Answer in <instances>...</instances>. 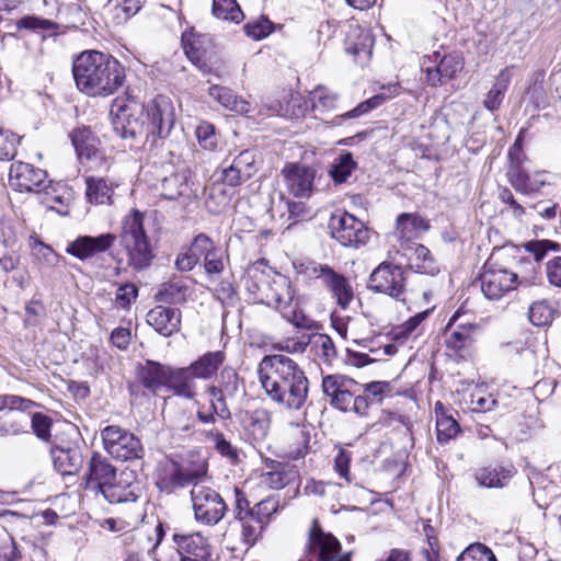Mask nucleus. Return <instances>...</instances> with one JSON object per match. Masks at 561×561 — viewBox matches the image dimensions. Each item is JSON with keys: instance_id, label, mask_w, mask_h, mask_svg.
<instances>
[{"instance_id": "f257e3e1", "label": "nucleus", "mask_w": 561, "mask_h": 561, "mask_svg": "<svg viewBox=\"0 0 561 561\" xmlns=\"http://www.w3.org/2000/svg\"><path fill=\"white\" fill-rule=\"evenodd\" d=\"M111 116L117 136L130 140L145 137L151 147L167 138L175 123L174 105L164 95H158L145 105L135 101L115 100Z\"/></svg>"}, {"instance_id": "f03ea898", "label": "nucleus", "mask_w": 561, "mask_h": 561, "mask_svg": "<svg viewBox=\"0 0 561 561\" xmlns=\"http://www.w3.org/2000/svg\"><path fill=\"white\" fill-rule=\"evenodd\" d=\"M259 379L266 396L288 411L300 410L308 399L309 380L290 357L266 355L259 364Z\"/></svg>"}, {"instance_id": "7ed1b4c3", "label": "nucleus", "mask_w": 561, "mask_h": 561, "mask_svg": "<svg viewBox=\"0 0 561 561\" xmlns=\"http://www.w3.org/2000/svg\"><path fill=\"white\" fill-rule=\"evenodd\" d=\"M78 89L91 96L115 93L125 81L124 67L114 57L98 50L81 53L72 64Z\"/></svg>"}, {"instance_id": "20e7f679", "label": "nucleus", "mask_w": 561, "mask_h": 561, "mask_svg": "<svg viewBox=\"0 0 561 561\" xmlns=\"http://www.w3.org/2000/svg\"><path fill=\"white\" fill-rule=\"evenodd\" d=\"M293 265L297 276L319 279L341 309L346 310L350 307L355 294L345 275L316 261L294 262Z\"/></svg>"}, {"instance_id": "39448f33", "label": "nucleus", "mask_w": 561, "mask_h": 561, "mask_svg": "<svg viewBox=\"0 0 561 561\" xmlns=\"http://www.w3.org/2000/svg\"><path fill=\"white\" fill-rule=\"evenodd\" d=\"M267 305L278 310L283 318L298 329L311 330L314 328V321L305 314L300 306L306 301L305 296L296 295V291L286 277H278L270 288Z\"/></svg>"}, {"instance_id": "423d86ee", "label": "nucleus", "mask_w": 561, "mask_h": 561, "mask_svg": "<svg viewBox=\"0 0 561 561\" xmlns=\"http://www.w3.org/2000/svg\"><path fill=\"white\" fill-rule=\"evenodd\" d=\"M121 243L128 254V264L136 271L147 268L153 259L148 238L144 229V215L133 210L124 221Z\"/></svg>"}, {"instance_id": "0eeeda50", "label": "nucleus", "mask_w": 561, "mask_h": 561, "mask_svg": "<svg viewBox=\"0 0 561 561\" xmlns=\"http://www.w3.org/2000/svg\"><path fill=\"white\" fill-rule=\"evenodd\" d=\"M208 465L201 459L195 463H180L168 459L161 462L157 470L156 485L161 492L172 493L207 477Z\"/></svg>"}, {"instance_id": "6e6552de", "label": "nucleus", "mask_w": 561, "mask_h": 561, "mask_svg": "<svg viewBox=\"0 0 561 561\" xmlns=\"http://www.w3.org/2000/svg\"><path fill=\"white\" fill-rule=\"evenodd\" d=\"M321 388L334 409L365 416L366 401L363 398H355L359 383L354 379L337 374L327 375L322 378Z\"/></svg>"}, {"instance_id": "1a4fd4ad", "label": "nucleus", "mask_w": 561, "mask_h": 561, "mask_svg": "<svg viewBox=\"0 0 561 561\" xmlns=\"http://www.w3.org/2000/svg\"><path fill=\"white\" fill-rule=\"evenodd\" d=\"M197 481L192 488L191 502L195 520L205 526L218 525L228 512V505L219 492Z\"/></svg>"}, {"instance_id": "9d476101", "label": "nucleus", "mask_w": 561, "mask_h": 561, "mask_svg": "<svg viewBox=\"0 0 561 561\" xmlns=\"http://www.w3.org/2000/svg\"><path fill=\"white\" fill-rule=\"evenodd\" d=\"M105 450L121 461L141 459L145 454L140 439L133 433L116 426L108 425L101 432Z\"/></svg>"}, {"instance_id": "9b49d317", "label": "nucleus", "mask_w": 561, "mask_h": 561, "mask_svg": "<svg viewBox=\"0 0 561 561\" xmlns=\"http://www.w3.org/2000/svg\"><path fill=\"white\" fill-rule=\"evenodd\" d=\"M310 560L299 561H351V552H342L339 539L331 533H325L318 519H313L307 543Z\"/></svg>"}, {"instance_id": "f8f14e48", "label": "nucleus", "mask_w": 561, "mask_h": 561, "mask_svg": "<svg viewBox=\"0 0 561 561\" xmlns=\"http://www.w3.org/2000/svg\"><path fill=\"white\" fill-rule=\"evenodd\" d=\"M329 228L332 238L343 247L357 249L365 245L370 238V231L364 222L347 211L332 214Z\"/></svg>"}, {"instance_id": "ddd939ff", "label": "nucleus", "mask_w": 561, "mask_h": 561, "mask_svg": "<svg viewBox=\"0 0 561 561\" xmlns=\"http://www.w3.org/2000/svg\"><path fill=\"white\" fill-rule=\"evenodd\" d=\"M405 271L391 262H381L370 274L368 288L403 301L405 293Z\"/></svg>"}, {"instance_id": "4468645a", "label": "nucleus", "mask_w": 561, "mask_h": 561, "mask_svg": "<svg viewBox=\"0 0 561 561\" xmlns=\"http://www.w3.org/2000/svg\"><path fill=\"white\" fill-rule=\"evenodd\" d=\"M478 329L471 314L458 309L445 327L444 337L447 350L462 356L474 343Z\"/></svg>"}, {"instance_id": "2eb2a0df", "label": "nucleus", "mask_w": 561, "mask_h": 561, "mask_svg": "<svg viewBox=\"0 0 561 561\" xmlns=\"http://www.w3.org/2000/svg\"><path fill=\"white\" fill-rule=\"evenodd\" d=\"M463 68V60L457 54L440 56L435 51L431 56H425L422 69L425 72V80L431 87L444 84L451 80Z\"/></svg>"}, {"instance_id": "dca6fc26", "label": "nucleus", "mask_w": 561, "mask_h": 561, "mask_svg": "<svg viewBox=\"0 0 561 561\" xmlns=\"http://www.w3.org/2000/svg\"><path fill=\"white\" fill-rule=\"evenodd\" d=\"M316 169L298 162H288L282 169L286 192L296 198H309L314 192Z\"/></svg>"}, {"instance_id": "f3484780", "label": "nucleus", "mask_w": 561, "mask_h": 561, "mask_svg": "<svg viewBox=\"0 0 561 561\" xmlns=\"http://www.w3.org/2000/svg\"><path fill=\"white\" fill-rule=\"evenodd\" d=\"M50 182L47 172L25 162H14L10 167L9 184L19 192L39 193L47 188Z\"/></svg>"}, {"instance_id": "a211bd4d", "label": "nucleus", "mask_w": 561, "mask_h": 561, "mask_svg": "<svg viewBox=\"0 0 561 561\" xmlns=\"http://www.w3.org/2000/svg\"><path fill=\"white\" fill-rule=\"evenodd\" d=\"M480 286L485 298L499 300L515 288L517 275L506 268L485 264L479 277Z\"/></svg>"}, {"instance_id": "6ab92c4d", "label": "nucleus", "mask_w": 561, "mask_h": 561, "mask_svg": "<svg viewBox=\"0 0 561 561\" xmlns=\"http://www.w3.org/2000/svg\"><path fill=\"white\" fill-rule=\"evenodd\" d=\"M115 240L116 237L112 233H103L96 237L80 236L68 243L66 252L80 261H85L107 251Z\"/></svg>"}, {"instance_id": "aec40b11", "label": "nucleus", "mask_w": 561, "mask_h": 561, "mask_svg": "<svg viewBox=\"0 0 561 561\" xmlns=\"http://www.w3.org/2000/svg\"><path fill=\"white\" fill-rule=\"evenodd\" d=\"M116 469L100 454H93L85 473V489L95 493L116 480Z\"/></svg>"}, {"instance_id": "412c9836", "label": "nucleus", "mask_w": 561, "mask_h": 561, "mask_svg": "<svg viewBox=\"0 0 561 561\" xmlns=\"http://www.w3.org/2000/svg\"><path fill=\"white\" fill-rule=\"evenodd\" d=\"M511 185L526 195L540 192L545 186L551 185L550 174L546 171L528 172L523 168L515 167L508 171Z\"/></svg>"}, {"instance_id": "4be33fe9", "label": "nucleus", "mask_w": 561, "mask_h": 561, "mask_svg": "<svg viewBox=\"0 0 561 561\" xmlns=\"http://www.w3.org/2000/svg\"><path fill=\"white\" fill-rule=\"evenodd\" d=\"M139 483L131 473H121L116 480L107 484L101 492L111 504L136 502L139 497Z\"/></svg>"}, {"instance_id": "5701e85b", "label": "nucleus", "mask_w": 561, "mask_h": 561, "mask_svg": "<svg viewBox=\"0 0 561 561\" xmlns=\"http://www.w3.org/2000/svg\"><path fill=\"white\" fill-rule=\"evenodd\" d=\"M374 42L370 31L360 26L352 27L345 39V51L353 56L355 62L364 66L370 60Z\"/></svg>"}, {"instance_id": "b1692460", "label": "nucleus", "mask_w": 561, "mask_h": 561, "mask_svg": "<svg viewBox=\"0 0 561 561\" xmlns=\"http://www.w3.org/2000/svg\"><path fill=\"white\" fill-rule=\"evenodd\" d=\"M181 319L180 309L164 306H157L147 313V323L163 336L179 332Z\"/></svg>"}, {"instance_id": "393cba45", "label": "nucleus", "mask_w": 561, "mask_h": 561, "mask_svg": "<svg viewBox=\"0 0 561 561\" xmlns=\"http://www.w3.org/2000/svg\"><path fill=\"white\" fill-rule=\"evenodd\" d=\"M169 367L154 360L140 363L136 369L137 380L152 393H158L167 386Z\"/></svg>"}, {"instance_id": "a878e982", "label": "nucleus", "mask_w": 561, "mask_h": 561, "mask_svg": "<svg viewBox=\"0 0 561 561\" xmlns=\"http://www.w3.org/2000/svg\"><path fill=\"white\" fill-rule=\"evenodd\" d=\"M195 379L190 366L176 369L169 367L165 387L171 389L175 396L192 400L196 397Z\"/></svg>"}, {"instance_id": "bb28decb", "label": "nucleus", "mask_w": 561, "mask_h": 561, "mask_svg": "<svg viewBox=\"0 0 561 561\" xmlns=\"http://www.w3.org/2000/svg\"><path fill=\"white\" fill-rule=\"evenodd\" d=\"M71 141L81 162L83 160H102L103 154L99 150V140L89 127H79L71 133Z\"/></svg>"}, {"instance_id": "cd10ccee", "label": "nucleus", "mask_w": 561, "mask_h": 561, "mask_svg": "<svg viewBox=\"0 0 561 561\" xmlns=\"http://www.w3.org/2000/svg\"><path fill=\"white\" fill-rule=\"evenodd\" d=\"M515 69V66H507L495 77V81L483 101L486 110L491 112L499 110L514 77Z\"/></svg>"}, {"instance_id": "c85d7f7f", "label": "nucleus", "mask_w": 561, "mask_h": 561, "mask_svg": "<svg viewBox=\"0 0 561 561\" xmlns=\"http://www.w3.org/2000/svg\"><path fill=\"white\" fill-rule=\"evenodd\" d=\"M515 472L516 470L513 465L489 466L478 469L474 477L481 486L503 488L508 483Z\"/></svg>"}, {"instance_id": "c756f323", "label": "nucleus", "mask_w": 561, "mask_h": 561, "mask_svg": "<svg viewBox=\"0 0 561 561\" xmlns=\"http://www.w3.org/2000/svg\"><path fill=\"white\" fill-rule=\"evenodd\" d=\"M51 460L55 469L62 476L75 474L82 466V455L78 448H51Z\"/></svg>"}, {"instance_id": "7c9ffc66", "label": "nucleus", "mask_w": 561, "mask_h": 561, "mask_svg": "<svg viewBox=\"0 0 561 561\" xmlns=\"http://www.w3.org/2000/svg\"><path fill=\"white\" fill-rule=\"evenodd\" d=\"M208 94L214 101L229 111L239 114H249L251 112L250 103L236 95L228 87L213 84L208 89Z\"/></svg>"}, {"instance_id": "2f4dec72", "label": "nucleus", "mask_w": 561, "mask_h": 561, "mask_svg": "<svg viewBox=\"0 0 561 561\" xmlns=\"http://www.w3.org/2000/svg\"><path fill=\"white\" fill-rule=\"evenodd\" d=\"M266 466L270 470L262 473L261 482L270 489H283L297 478V471L287 465L271 460Z\"/></svg>"}, {"instance_id": "473e14b6", "label": "nucleus", "mask_w": 561, "mask_h": 561, "mask_svg": "<svg viewBox=\"0 0 561 561\" xmlns=\"http://www.w3.org/2000/svg\"><path fill=\"white\" fill-rule=\"evenodd\" d=\"M207 36L195 33H184L182 35V45L187 58L196 65L203 72H207L209 68L206 64L202 62L207 48H206Z\"/></svg>"}, {"instance_id": "72a5a7b5", "label": "nucleus", "mask_w": 561, "mask_h": 561, "mask_svg": "<svg viewBox=\"0 0 561 561\" xmlns=\"http://www.w3.org/2000/svg\"><path fill=\"white\" fill-rule=\"evenodd\" d=\"M226 354L222 351L207 352L193 362L190 367L196 379H210L224 364Z\"/></svg>"}, {"instance_id": "f704fd0d", "label": "nucleus", "mask_w": 561, "mask_h": 561, "mask_svg": "<svg viewBox=\"0 0 561 561\" xmlns=\"http://www.w3.org/2000/svg\"><path fill=\"white\" fill-rule=\"evenodd\" d=\"M396 228L400 238L410 240L428 230L430 224L417 214L404 213L397 218Z\"/></svg>"}, {"instance_id": "c9c22d12", "label": "nucleus", "mask_w": 561, "mask_h": 561, "mask_svg": "<svg viewBox=\"0 0 561 561\" xmlns=\"http://www.w3.org/2000/svg\"><path fill=\"white\" fill-rule=\"evenodd\" d=\"M188 287L181 279L171 280L161 285L156 298L165 304H183L186 301Z\"/></svg>"}, {"instance_id": "e433bc0d", "label": "nucleus", "mask_w": 561, "mask_h": 561, "mask_svg": "<svg viewBox=\"0 0 561 561\" xmlns=\"http://www.w3.org/2000/svg\"><path fill=\"white\" fill-rule=\"evenodd\" d=\"M87 197L90 203H112L113 187L103 178H87Z\"/></svg>"}, {"instance_id": "4c0bfd02", "label": "nucleus", "mask_w": 561, "mask_h": 561, "mask_svg": "<svg viewBox=\"0 0 561 561\" xmlns=\"http://www.w3.org/2000/svg\"><path fill=\"white\" fill-rule=\"evenodd\" d=\"M188 191L187 178L184 173H172L161 181V196L174 201Z\"/></svg>"}, {"instance_id": "58836bf2", "label": "nucleus", "mask_w": 561, "mask_h": 561, "mask_svg": "<svg viewBox=\"0 0 561 561\" xmlns=\"http://www.w3.org/2000/svg\"><path fill=\"white\" fill-rule=\"evenodd\" d=\"M227 394L229 398H234L242 391V385L237 371L231 367H225L219 377L217 386H211V392L215 394Z\"/></svg>"}, {"instance_id": "ea45409f", "label": "nucleus", "mask_w": 561, "mask_h": 561, "mask_svg": "<svg viewBox=\"0 0 561 561\" xmlns=\"http://www.w3.org/2000/svg\"><path fill=\"white\" fill-rule=\"evenodd\" d=\"M211 13L219 20L237 24L244 19V14L237 0H213Z\"/></svg>"}, {"instance_id": "a19ab883", "label": "nucleus", "mask_w": 561, "mask_h": 561, "mask_svg": "<svg viewBox=\"0 0 561 561\" xmlns=\"http://www.w3.org/2000/svg\"><path fill=\"white\" fill-rule=\"evenodd\" d=\"M28 420L24 414L4 413L0 416V437L27 434Z\"/></svg>"}, {"instance_id": "79ce46f5", "label": "nucleus", "mask_w": 561, "mask_h": 561, "mask_svg": "<svg viewBox=\"0 0 561 561\" xmlns=\"http://www.w3.org/2000/svg\"><path fill=\"white\" fill-rule=\"evenodd\" d=\"M356 167L357 164L354 161L352 153L343 151L331 164L329 174L336 184H342L348 179Z\"/></svg>"}, {"instance_id": "37998d69", "label": "nucleus", "mask_w": 561, "mask_h": 561, "mask_svg": "<svg viewBox=\"0 0 561 561\" xmlns=\"http://www.w3.org/2000/svg\"><path fill=\"white\" fill-rule=\"evenodd\" d=\"M409 260L411 267H414L419 273L434 275L438 272L430 250L423 244L414 247Z\"/></svg>"}, {"instance_id": "c03bdc74", "label": "nucleus", "mask_w": 561, "mask_h": 561, "mask_svg": "<svg viewBox=\"0 0 561 561\" xmlns=\"http://www.w3.org/2000/svg\"><path fill=\"white\" fill-rule=\"evenodd\" d=\"M236 522L240 524L241 541L248 548L255 545L266 527L263 522H260L253 515L248 516V518L236 519Z\"/></svg>"}, {"instance_id": "a18cd8bd", "label": "nucleus", "mask_w": 561, "mask_h": 561, "mask_svg": "<svg viewBox=\"0 0 561 561\" xmlns=\"http://www.w3.org/2000/svg\"><path fill=\"white\" fill-rule=\"evenodd\" d=\"M231 193L227 191L224 184H213L209 188L207 207L214 214L222 213L230 204Z\"/></svg>"}, {"instance_id": "49530a36", "label": "nucleus", "mask_w": 561, "mask_h": 561, "mask_svg": "<svg viewBox=\"0 0 561 561\" xmlns=\"http://www.w3.org/2000/svg\"><path fill=\"white\" fill-rule=\"evenodd\" d=\"M38 407V404L27 398L9 394V393H0V412L8 411L10 412H27L34 408Z\"/></svg>"}, {"instance_id": "de8ad7c7", "label": "nucleus", "mask_w": 561, "mask_h": 561, "mask_svg": "<svg viewBox=\"0 0 561 561\" xmlns=\"http://www.w3.org/2000/svg\"><path fill=\"white\" fill-rule=\"evenodd\" d=\"M339 95L325 87H318L310 93L312 107L320 112H327L336 107Z\"/></svg>"}, {"instance_id": "09e8293b", "label": "nucleus", "mask_w": 561, "mask_h": 561, "mask_svg": "<svg viewBox=\"0 0 561 561\" xmlns=\"http://www.w3.org/2000/svg\"><path fill=\"white\" fill-rule=\"evenodd\" d=\"M205 437L208 442L214 444L215 449L222 456L231 461L238 459V450L227 440L224 434L217 430L205 432Z\"/></svg>"}, {"instance_id": "8fccbe9b", "label": "nucleus", "mask_w": 561, "mask_h": 561, "mask_svg": "<svg viewBox=\"0 0 561 561\" xmlns=\"http://www.w3.org/2000/svg\"><path fill=\"white\" fill-rule=\"evenodd\" d=\"M456 561H497L494 553L485 545L476 542L468 546Z\"/></svg>"}, {"instance_id": "3c124183", "label": "nucleus", "mask_w": 561, "mask_h": 561, "mask_svg": "<svg viewBox=\"0 0 561 561\" xmlns=\"http://www.w3.org/2000/svg\"><path fill=\"white\" fill-rule=\"evenodd\" d=\"M198 144L205 150L214 151L218 146L215 126L206 121L201 122L195 130Z\"/></svg>"}, {"instance_id": "603ef678", "label": "nucleus", "mask_w": 561, "mask_h": 561, "mask_svg": "<svg viewBox=\"0 0 561 561\" xmlns=\"http://www.w3.org/2000/svg\"><path fill=\"white\" fill-rule=\"evenodd\" d=\"M278 278H276L277 280ZM275 279H273L272 283H270L266 277L263 275V273H254L253 275H250L247 279V288L249 291H251L257 299H260L262 302H265L267 305V298L264 296L270 294V288L274 285Z\"/></svg>"}, {"instance_id": "864d4df0", "label": "nucleus", "mask_w": 561, "mask_h": 561, "mask_svg": "<svg viewBox=\"0 0 561 561\" xmlns=\"http://www.w3.org/2000/svg\"><path fill=\"white\" fill-rule=\"evenodd\" d=\"M278 507L279 501L274 496H268L252 506V514L267 526L271 517L278 511Z\"/></svg>"}, {"instance_id": "5fc2aeb1", "label": "nucleus", "mask_w": 561, "mask_h": 561, "mask_svg": "<svg viewBox=\"0 0 561 561\" xmlns=\"http://www.w3.org/2000/svg\"><path fill=\"white\" fill-rule=\"evenodd\" d=\"M437 440L439 443H447L456 437L460 427L457 421L451 415L438 416L436 420Z\"/></svg>"}, {"instance_id": "6e6d98bb", "label": "nucleus", "mask_w": 561, "mask_h": 561, "mask_svg": "<svg viewBox=\"0 0 561 561\" xmlns=\"http://www.w3.org/2000/svg\"><path fill=\"white\" fill-rule=\"evenodd\" d=\"M529 320L536 327H545L552 321L553 311L546 301L534 302L529 308Z\"/></svg>"}, {"instance_id": "4d7b16f0", "label": "nucleus", "mask_w": 561, "mask_h": 561, "mask_svg": "<svg viewBox=\"0 0 561 561\" xmlns=\"http://www.w3.org/2000/svg\"><path fill=\"white\" fill-rule=\"evenodd\" d=\"M383 101H385L383 96L374 95L373 98L358 104L355 108L347 111L344 114L335 117V119L337 123H341L345 119L357 118L364 114H367L371 110L380 106L383 103Z\"/></svg>"}, {"instance_id": "13d9d810", "label": "nucleus", "mask_w": 561, "mask_h": 561, "mask_svg": "<svg viewBox=\"0 0 561 561\" xmlns=\"http://www.w3.org/2000/svg\"><path fill=\"white\" fill-rule=\"evenodd\" d=\"M243 28L249 37L260 41L273 32L274 24L265 16H261L255 21L247 23Z\"/></svg>"}, {"instance_id": "bf43d9fd", "label": "nucleus", "mask_w": 561, "mask_h": 561, "mask_svg": "<svg viewBox=\"0 0 561 561\" xmlns=\"http://www.w3.org/2000/svg\"><path fill=\"white\" fill-rule=\"evenodd\" d=\"M19 139L12 131L0 127V160H11L16 153Z\"/></svg>"}, {"instance_id": "052dcab7", "label": "nucleus", "mask_w": 561, "mask_h": 561, "mask_svg": "<svg viewBox=\"0 0 561 561\" xmlns=\"http://www.w3.org/2000/svg\"><path fill=\"white\" fill-rule=\"evenodd\" d=\"M313 346L316 348V355L324 363L330 364L336 356L333 340L329 335H319V337L313 342Z\"/></svg>"}, {"instance_id": "680f3d73", "label": "nucleus", "mask_w": 561, "mask_h": 561, "mask_svg": "<svg viewBox=\"0 0 561 561\" xmlns=\"http://www.w3.org/2000/svg\"><path fill=\"white\" fill-rule=\"evenodd\" d=\"M51 425L50 417L43 413L36 412L31 417L32 430L39 439L48 440L50 438Z\"/></svg>"}, {"instance_id": "e2e57ef3", "label": "nucleus", "mask_w": 561, "mask_h": 561, "mask_svg": "<svg viewBox=\"0 0 561 561\" xmlns=\"http://www.w3.org/2000/svg\"><path fill=\"white\" fill-rule=\"evenodd\" d=\"M559 247L557 242L550 240H536L525 244V249L534 255L537 262L543 260L550 250L557 251Z\"/></svg>"}, {"instance_id": "0e129e2a", "label": "nucleus", "mask_w": 561, "mask_h": 561, "mask_svg": "<svg viewBox=\"0 0 561 561\" xmlns=\"http://www.w3.org/2000/svg\"><path fill=\"white\" fill-rule=\"evenodd\" d=\"M234 503H233V518L236 519H242L248 518V516L253 515L252 514V506H250V502L247 499L244 492L239 489L234 488Z\"/></svg>"}, {"instance_id": "69168bd1", "label": "nucleus", "mask_w": 561, "mask_h": 561, "mask_svg": "<svg viewBox=\"0 0 561 561\" xmlns=\"http://www.w3.org/2000/svg\"><path fill=\"white\" fill-rule=\"evenodd\" d=\"M188 249L201 260V257L205 259L216 247L207 234L199 233L193 239Z\"/></svg>"}, {"instance_id": "338daca9", "label": "nucleus", "mask_w": 561, "mask_h": 561, "mask_svg": "<svg viewBox=\"0 0 561 561\" xmlns=\"http://www.w3.org/2000/svg\"><path fill=\"white\" fill-rule=\"evenodd\" d=\"M33 253L41 262H44L49 267L56 266L60 260V256L42 241L35 242Z\"/></svg>"}, {"instance_id": "774afa93", "label": "nucleus", "mask_w": 561, "mask_h": 561, "mask_svg": "<svg viewBox=\"0 0 561 561\" xmlns=\"http://www.w3.org/2000/svg\"><path fill=\"white\" fill-rule=\"evenodd\" d=\"M138 296V288L131 283L122 284L116 291L115 301L122 308H127Z\"/></svg>"}]
</instances>
